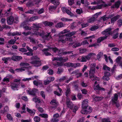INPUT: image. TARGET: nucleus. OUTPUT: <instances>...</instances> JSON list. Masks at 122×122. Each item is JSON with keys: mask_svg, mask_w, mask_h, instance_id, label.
I'll return each instance as SVG.
<instances>
[{"mask_svg": "<svg viewBox=\"0 0 122 122\" xmlns=\"http://www.w3.org/2000/svg\"><path fill=\"white\" fill-rule=\"evenodd\" d=\"M56 26L57 28H60L64 26V25L62 23L60 22L57 23L56 25Z\"/></svg>", "mask_w": 122, "mask_h": 122, "instance_id": "nucleus-35", "label": "nucleus"}, {"mask_svg": "<svg viewBox=\"0 0 122 122\" xmlns=\"http://www.w3.org/2000/svg\"><path fill=\"white\" fill-rule=\"evenodd\" d=\"M78 107L76 106H75L74 107L73 109V112L76 113V111L78 110Z\"/></svg>", "mask_w": 122, "mask_h": 122, "instance_id": "nucleus-63", "label": "nucleus"}, {"mask_svg": "<svg viewBox=\"0 0 122 122\" xmlns=\"http://www.w3.org/2000/svg\"><path fill=\"white\" fill-rule=\"evenodd\" d=\"M50 83V81H49V79L47 78V79L46 80H45L44 81V84L45 85L49 83Z\"/></svg>", "mask_w": 122, "mask_h": 122, "instance_id": "nucleus-59", "label": "nucleus"}, {"mask_svg": "<svg viewBox=\"0 0 122 122\" xmlns=\"http://www.w3.org/2000/svg\"><path fill=\"white\" fill-rule=\"evenodd\" d=\"M56 8V6H50L49 7V10L50 12L51 13H52L54 12Z\"/></svg>", "mask_w": 122, "mask_h": 122, "instance_id": "nucleus-28", "label": "nucleus"}, {"mask_svg": "<svg viewBox=\"0 0 122 122\" xmlns=\"http://www.w3.org/2000/svg\"><path fill=\"white\" fill-rule=\"evenodd\" d=\"M119 30V28H117L115 30H113L112 28H109L102 32V34L105 35V36L101 37L99 38L97 40L98 43H100L102 41L107 38V37L109 35H111L113 36L114 39L117 38L118 34L117 33Z\"/></svg>", "mask_w": 122, "mask_h": 122, "instance_id": "nucleus-2", "label": "nucleus"}, {"mask_svg": "<svg viewBox=\"0 0 122 122\" xmlns=\"http://www.w3.org/2000/svg\"><path fill=\"white\" fill-rule=\"evenodd\" d=\"M69 31H70L68 30L65 29L60 33V35H61V34H65L69 32Z\"/></svg>", "mask_w": 122, "mask_h": 122, "instance_id": "nucleus-45", "label": "nucleus"}, {"mask_svg": "<svg viewBox=\"0 0 122 122\" xmlns=\"http://www.w3.org/2000/svg\"><path fill=\"white\" fill-rule=\"evenodd\" d=\"M103 54V53L102 52H100L97 55V58L99 60L101 57L102 56Z\"/></svg>", "mask_w": 122, "mask_h": 122, "instance_id": "nucleus-50", "label": "nucleus"}, {"mask_svg": "<svg viewBox=\"0 0 122 122\" xmlns=\"http://www.w3.org/2000/svg\"><path fill=\"white\" fill-rule=\"evenodd\" d=\"M98 28V27L97 26H92L90 30L91 31H93L97 29Z\"/></svg>", "mask_w": 122, "mask_h": 122, "instance_id": "nucleus-51", "label": "nucleus"}, {"mask_svg": "<svg viewBox=\"0 0 122 122\" xmlns=\"http://www.w3.org/2000/svg\"><path fill=\"white\" fill-rule=\"evenodd\" d=\"M81 91L82 93L83 94H86L87 93V90L86 89H82Z\"/></svg>", "mask_w": 122, "mask_h": 122, "instance_id": "nucleus-64", "label": "nucleus"}, {"mask_svg": "<svg viewBox=\"0 0 122 122\" xmlns=\"http://www.w3.org/2000/svg\"><path fill=\"white\" fill-rule=\"evenodd\" d=\"M16 40H11L8 41V43L10 44H13L15 42Z\"/></svg>", "mask_w": 122, "mask_h": 122, "instance_id": "nucleus-56", "label": "nucleus"}, {"mask_svg": "<svg viewBox=\"0 0 122 122\" xmlns=\"http://www.w3.org/2000/svg\"><path fill=\"white\" fill-rule=\"evenodd\" d=\"M78 60L82 62H86L88 60L86 56H85L80 57L78 59Z\"/></svg>", "mask_w": 122, "mask_h": 122, "instance_id": "nucleus-23", "label": "nucleus"}, {"mask_svg": "<svg viewBox=\"0 0 122 122\" xmlns=\"http://www.w3.org/2000/svg\"><path fill=\"white\" fill-rule=\"evenodd\" d=\"M95 20L93 18V17H92L89 18L87 20V21L88 23H90L93 22Z\"/></svg>", "mask_w": 122, "mask_h": 122, "instance_id": "nucleus-47", "label": "nucleus"}, {"mask_svg": "<svg viewBox=\"0 0 122 122\" xmlns=\"http://www.w3.org/2000/svg\"><path fill=\"white\" fill-rule=\"evenodd\" d=\"M29 39L30 40V41L33 44H37L38 42V41L36 40L33 38H31L30 37H29Z\"/></svg>", "mask_w": 122, "mask_h": 122, "instance_id": "nucleus-30", "label": "nucleus"}, {"mask_svg": "<svg viewBox=\"0 0 122 122\" xmlns=\"http://www.w3.org/2000/svg\"><path fill=\"white\" fill-rule=\"evenodd\" d=\"M7 118L10 121H12V118L11 115L9 114H7Z\"/></svg>", "mask_w": 122, "mask_h": 122, "instance_id": "nucleus-53", "label": "nucleus"}, {"mask_svg": "<svg viewBox=\"0 0 122 122\" xmlns=\"http://www.w3.org/2000/svg\"><path fill=\"white\" fill-rule=\"evenodd\" d=\"M38 19V18L37 16H34L31 17L29 20L30 21H34L36 19Z\"/></svg>", "mask_w": 122, "mask_h": 122, "instance_id": "nucleus-48", "label": "nucleus"}, {"mask_svg": "<svg viewBox=\"0 0 122 122\" xmlns=\"http://www.w3.org/2000/svg\"><path fill=\"white\" fill-rule=\"evenodd\" d=\"M121 2V1H118L115 3V5L112 6V7L114 8H118L119 7Z\"/></svg>", "mask_w": 122, "mask_h": 122, "instance_id": "nucleus-33", "label": "nucleus"}, {"mask_svg": "<svg viewBox=\"0 0 122 122\" xmlns=\"http://www.w3.org/2000/svg\"><path fill=\"white\" fill-rule=\"evenodd\" d=\"M79 71L78 70H75L73 72L72 74H75L77 78L80 77L82 76V73H81L79 72Z\"/></svg>", "mask_w": 122, "mask_h": 122, "instance_id": "nucleus-25", "label": "nucleus"}, {"mask_svg": "<svg viewBox=\"0 0 122 122\" xmlns=\"http://www.w3.org/2000/svg\"><path fill=\"white\" fill-rule=\"evenodd\" d=\"M59 117V115L58 113L55 114L53 116V118L52 119L51 122H57L58 121V118Z\"/></svg>", "mask_w": 122, "mask_h": 122, "instance_id": "nucleus-18", "label": "nucleus"}, {"mask_svg": "<svg viewBox=\"0 0 122 122\" xmlns=\"http://www.w3.org/2000/svg\"><path fill=\"white\" fill-rule=\"evenodd\" d=\"M118 99V95L116 94H115L114 95V97L112 98V100L113 103L116 104V106L118 107L119 106V103H116V101Z\"/></svg>", "mask_w": 122, "mask_h": 122, "instance_id": "nucleus-15", "label": "nucleus"}, {"mask_svg": "<svg viewBox=\"0 0 122 122\" xmlns=\"http://www.w3.org/2000/svg\"><path fill=\"white\" fill-rule=\"evenodd\" d=\"M50 103L51 104L54 105V107H53V108H55L58 105V103L56 99H53L51 101Z\"/></svg>", "mask_w": 122, "mask_h": 122, "instance_id": "nucleus-21", "label": "nucleus"}, {"mask_svg": "<svg viewBox=\"0 0 122 122\" xmlns=\"http://www.w3.org/2000/svg\"><path fill=\"white\" fill-rule=\"evenodd\" d=\"M101 12L96 13L92 16L93 18L95 20V19L98 17V15L101 14Z\"/></svg>", "mask_w": 122, "mask_h": 122, "instance_id": "nucleus-39", "label": "nucleus"}, {"mask_svg": "<svg viewBox=\"0 0 122 122\" xmlns=\"http://www.w3.org/2000/svg\"><path fill=\"white\" fill-rule=\"evenodd\" d=\"M32 51H30V52H27L24 53V55H26L27 56H31L33 55V53H32Z\"/></svg>", "mask_w": 122, "mask_h": 122, "instance_id": "nucleus-57", "label": "nucleus"}, {"mask_svg": "<svg viewBox=\"0 0 122 122\" xmlns=\"http://www.w3.org/2000/svg\"><path fill=\"white\" fill-rule=\"evenodd\" d=\"M7 23L9 25H11L14 21V18L12 16H11L8 18L7 20Z\"/></svg>", "mask_w": 122, "mask_h": 122, "instance_id": "nucleus-17", "label": "nucleus"}, {"mask_svg": "<svg viewBox=\"0 0 122 122\" xmlns=\"http://www.w3.org/2000/svg\"><path fill=\"white\" fill-rule=\"evenodd\" d=\"M87 108H83L82 107V109L81 111V113L83 114H87L91 112V109L89 110L88 112H87L86 109Z\"/></svg>", "mask_w": 122, "mask_h": 122, "instance_id": "nucleus-22", "label": "nucleus"}, {"mask_svg": "<svg viewBox=\"0 0 122 122\" xmlns=\"http://www.w3.org/2000/svg\"><path fill=\"white\" fill-rule=\"evenodd\" d=\"M21 122H31V119L27 120L21 119Z\"/></svg>", "mask_w": 122, "mask_h": 122, "instance_id": "nucleus-58", "label": "nucleus"}, {"mask_svg": "<svg viewBox=\"0 0 122 122\" xmlns=\"http://www.w3.org/2000/svg\"><path fill=\"white\" fill-rule=\"evenodd\" d=\"M39 115L42 117L45 118H47L48 117V115L46 114H40Z\"/></svg>", "mask_w": 122, "mask_h": 122, "instance_id": "nucleus-40", "label": "nucleus"}, {"mask_svg": "<svg viewBox=\"0 0 122 122\" xmlns=\"http://www.w3.org/2000/svg\"><path fill=\"white\" fill-rule=\"evenodd\" d=\"M66 13L70 15L71 16H73L74 15L72 13L70 10L67 9L66 10Z\"/></svg>", "mask_w": 122, "mask_h": 122, "instance_id": "nucleus-49", "label": "nucleus"}, {"mask_svg": "<svg viewBox=\"0 0 122 122\" xmlns=\"http://www.w3.org/2000/svg\"><path fill=\"white\" fill-rule=\"evenodd\" d=\"M88 100L85 99L83 100L82 103V107L83 108H87L88 107Z\"/></svg>", "mask_w": 122, "mask_h": 122, "instance_id": "nucleus-16", "label": "nucleus"}, {"mask_svg": "<svg viewBox=\"0 0 122 122\" xmlns=\"http://www.w3.org/2000/svg\"><path fill=\"white\" fill-rule=\"evenodd\" d=\"M22 57L21 56H13L12 57L11 59L14 61H19L21 59Z\"/></svg>", "mask_w": 122, "mask_h": 122, "instance_id": "nucleus-20", "label": "nucleus"}, {"mask_svg": "<svg viewBox=\"0 0 122 122\" xmlns=\"http://www.w3.org/2000/svg\"><path fill=\"white\" fill-rule=\"evenodd\" d=\"M40 120V118L38 116H35L34 118V120L35 122H39Z\"/></svg>", "mask_w": 122, "mask_h": 122, "instance_id": "nucleus-41", "label": "nucleus"}, {"mask_svg": "<svg viewBox=\"0 0 122 122\" xmlns=\"http://www.w3.org/2000/svg\"><path fill=\"white\" fill-rule=\"evenodd\" d=\"M89 24L88 23H85L82 24H81V27L82 28H84L86 27L89 25Z\"/></svg>", "mask_w": 122, "mask_h": 122, "instance_id": "nucleus-55", "label": "nucleus"}, {"mask_svg": "<svg viewBox=\"0 0 122 122\" xmlns=\"http://www.w3.org/2000/svg\"><path fill=\"white\" fill-rule=\"evenodd\" d=\"M93 97L94 100L96 101H100L103 98L102 97L96 96L95 95L93 96Z\"/></svg>", "mask_w": 122, "mask_h": 122, "instance_id": "nucleus-29", "label": "nucleus"}, {"mask_svg": "<svg viewBox=\"0 0 122 122\" xmlns=\"http://www.w3.org/2000/svg\"><path fill=\"white\" fill-rule=\"evenodd\" d=\"M96 1L98 3L101 4L102 3V4L99 5L93 6L92 8V10L101 9L102 7H104L110 6L111 4V3L108 4H105L103 0H96Z\"/></svg>", "mask_w": 122, "mask_h": 122, "instance_id": "nucleus-6", "label": "nucleus"}, {"mask_svg": "<svg viewBox=\"0 0 122 122\" xmlns=\"http://www.w3.org/2000/svg\"><path fill=\"white\" fill-rule=\"evenodd\" d=\"M103 80L105 81H107L109 80V77L107 76H106V75L105 74L103 77Z\"/></svg>", "mask_w": 122, "mask_h": 122, "instance_id": "nucleus-52", "label": "nucleus"}, {"mask_svg": "<svg viewBox=\"0 0 122 122\" xmlns=\"http://www.w3.org/2000/svg\"><path fill=\"white\" fill-rule=\"evenodd\" d=\"M11 9H9L7 11L5 12V11H4L2 10L0 12V17H2L4 16H7L9 14H10V11Z\"/></svg>", "mask_w": 122, "mask_h": 122, "instance_id": "nucleus-11", "label": "nucleus"}, {"mask_svg": "<svg viewBox=\"0 0 122 122\" xmlns=\"http://www.w3.org/2000/svg\"><path fill=\"white\" fill-rule=\"evenodd\" d=\"M33 78H24V79H22V81H29L30 80H33Z\"/></svg>", "mask_w": 122, "mask_h": 122, "instance_id": "nucleus-43", "label": "nucleus"}, {"mask_svg": "<svg viewBox=\"0 0 122 122\" xmlns=\"http://www.w3.org/2000/svg\"><path fill=\"white\" fill-rule=\"evenodd\" d=\"M31 59L32 61L30 63L34 66L37 67L41 65V63L40 59L37 56H32L31 57Z\"/></svg>", "mask_w": 122, "mask_h": 122, "instance_id": "nucleus-7", "label": "nucleus"}, {"mask_svg": "<svg viewBox=\"0 0 122 122\" xmlns=\"http://www.w3.org/2000/svg\"><path fill=\"white\" fill-rule=\"evenodd\" d=\"M121 57L120 56H119L116 59V61L117 63L122 68V61H121Z\"/></svg>", "mask_w": 122, "mask_h": 122, "instance_id": "nucleus-24", "label": "nucleus"}, {"mask_svg": "<svg viewBox=\"0 0 122 122\" xmlns=\"http://www.w3.org/2000/svg\"><path fill=\"white\" fill-rule=\"evenodd\" d=\"M3 81H4V82L2 83V84H4L5 83V82L6 81V82H8L9 81V78L7 77L6 76L3 79Z\"/></svg>", "mask_w": 122, "mask_h": 122, "instance_id": "nucleus-42", "label": "nucleus"}, {"mask_svg": "<svg viewBox=\"0 0 122 122\" xmlns=\"http://www.w3.org/2000/svg\"><path fill=\"white\" fill-rule=\"evenodd\" d=\"M113 16L114 15L112 14L109 15L108 17H107L106 15H105L102 17V19L103 21H105L107 20L109 18L113 17Z\"/></svg>", "mask_w": 122, "mask_h": 122, "instance_id": "nucleus-26", "label": "nucleus"}, {"mask_svg": "<svg viewBox=\"0 0 122 122\" xmlns=\"http://www.w3.org/2000/svg\"><path fill=\"white\" fill-rule=\"evenodd\" d=\"M29 65V64L27 63L22 62L20 64L21 68L16 69L15 70V71L17 72H22L29 69V68H30V67L28 66Z\"/></svg>", "mask_w": 122, "mask_h": 122, "instance_id": "nucleus-9", "label": "nucleus"}, {"mask_svg": "<svg viewBox=\"0 0 122 122\" xmlns=\"http://www.w3.org/2000/svg\"><path fill=\"white\" fill-rule=\"evenodd\" d=\"M33 101L35 102L39 103L40 102V100L37 97H35L33 98Z\"/></svg>", "mask_w": 122, "mask_h": 122, "instance_id": "nucleus-44", "label": "nucleus"}, {"mask_svg": "<svg viewBox=\"0 0 122 122\" xmlns=\"http://www.w3.org/2000/svg\"><path fill=\"white\" fill-rule=\"evenodd\" d=\"M22 109L23 110H24L23 111L21 112V113H24L26 112L25 109V104H23V106L22 107Z\"/></svg>", "mask_w": 122, "mask_h": 122, "instance_id": "nucleus-54", "label": "nucleus"}, {"mask_svg": "<svg viewBox=\"0 0 122 122\" xmlns=\"http://www.w3.org/2000/svg\"><path fill=\"white\" fill-rule=\"evenodd\" d=\"M120 17L119 15H117L112 18L111 19V23H113L114 22L116 21Z\"/></svg>", "mask_w": 122, "mask_h": 122, "instance_id": "nucleus-31", "label": "nucleus"}, {"mask_svg": "<svg viewBox=\"0 0 122 122\" xmlns=\"http://www.w3.org/2000/svg\"><path fill=\"white\" fill-rule=\"evenodd\" d=\"M68 4L69 5H71L74 3V0H68Z\"/></svg>", "mask_w": 122, "mask_h": 122, "instance_id": "nucleus-62", "label": "nucleus"}, {"mask_svg": "<svg viewBox=\"0 0 122 122\" xmlns=\"http://www.w3.org/2000/svg\"><path fill=\"white\" fill-rule=\"evenodd\" d=\"M41 95L42 97L44 98H45V92L43 91H41Z\"/></svg>", "mask_w": 122, "mask_h": 122, "instance_id": "nucleus-60", "label": "nucleus"}, {"mask_svg": "<svg viewBox=\"0 0 122 122\" xmlns=\"http://www.w3.org/2000/svg\"><path fill=\"white\" fill-rule=\"evenodd\" d=\"M61 20L62 21H72V19L67 18H65L63 17L62 18Z\"/></svg>", "mask_w": 122, "mask_h": 122, "instance_id": "nucleus-36", "label": "nucleus"}, {"mask_svg": "<svg viewBox=\"0 0 122 122\" xmlns=\"http://www.w3.org/2000/svg\"><path fill=\"white\" fill-rule=\"evenodd\" d=\"M89 44L87 42V41L85 40L81 42V43H76L73 46V48H75L81 46V45H88Z\"/></svg>", "mask_w": 122, "mask_h": 122, "instance_id": "nucleus-13", "label": "nucleus"}, {"mask_svg": "<svg viewBox=\"0 0 122 122\" xmlns=\"http://www.w3.org/2000/svg\"><path fill=\"white\" fill-rule=\"evenodd\" d=\"M27 111L31 115H34L35 112V111L34 110H31L28 108H26Z\"/></svg>", "mask_w": 122, "mask_h": 122, "instance_id": "nucleus-27", "label": "nucleus"}, {"mask_svg": "<svg viewBox=\"0 0 122 122\" xmlns=\"http://www.w3.org/2000/svg\"><path fill=\"white\" fill-rule=\"evenodd\" d=\"M56 86H57L60 92L59 93H58L56 91H55L54 92V93L58 96H60L61 95V92L62 91V90L61 89L59 88V86H58V85H56Z\"/></svg>", "mask_w": 122, "mask_h": 122, "instance_id": "nucleus-32", "label": "nucleus"}, {"mask_svg": "<svg viewBox=\"0 0 122 122\" xmlns=\"http://www.w3.org/2000/svg\"><path fill=\"white\" fill-rule=\"evenodd\" d=\"M34 29V32L32 33V34L37 36H40L42 37L43 38H46L48 37H51L50 34V33H45L44 31H41L40 30H39V27L38 25L36 24H34L33 25Z\"/></svg>", "mask_w": 122, "mask_h": 122, "instance_id": "nucleus-3", "label": "nucleus"}, {"mask_svg": "<svg viewBox=\"0 0 122 122\" xmlns=\"http://www.w3.org/2000/svg\"><path fill=\"white\" fill-rule=\"evenodd\" d=\"M44 24L46 26H51L53 23L51 22H50L47 21H45L44 22Z\"/></svg>", "mask_w": 122, "mask_h": 122, "instance_id": "nucleus-34", "label": "nucleus"}, {"mask_svg": "<svg viewBox=\"0 0 122 122\" xmlns=\"http://www.w3.org/2000/svg\"><path fill=\"white\" fill-rule=\"evenodd\" d=\"M53 62L55 63L54 64V66L57 67L61 66L63 65L62 62L66 61L68 60L67 58L65 57H53L52 58Z\"/></svg>", "mask_w": 122, "mask_h": 122, "instance_id": "nucleus-4", "label": "nucleus"}, {"mask_svg": "<svg viewBox=\"0 0 122 122\" xmlns=\"http://www.w3.org/2000/svg\"><path fill=\"white\" fill-rule=\"evenodd\" d=\"M75 32H72L64 35L59 36L60 41L63 43H65L66 41H72L71 36L75 34Z\"/></svg>", "mask_w": 122, "mask_h": 122, "instance_id": "nucleus-5", "label": "nucleus"}, {"mask_svg": "<svg viewBox=\"0 0 122 122\" xmlns=\"http://www.w3.org/2000/svg\"><path fill=\"white\" fill-rule=\"evenodd\" d=\"M33 83L34 85L37 86L38 85L41 83V82L39 80L34 81H33Z\"/></svg>", "mask_w": 122, "mask_h": 122, "instance_id": "nucleus-37", "label": "nucleus"}, {"mask_svg": "<svg viewBox=\"0 0 122 122\" xmlns=\"http://www.w3.org/2000/svg\"><path fill=\"white\" fill-rule=\"evenodd\" d=\"M95 64H91L90 69L89 71V76L92 80H97L95 82L93 88L94 90L96 91L97 94H98L99 93V90L104 91L105 90L104 88L101 87L99 86V78L94 76V74L95 73Z\"/></svg>", "mask_w": 122, "mask_h": 122, "instance_id": "nucleus-1", "label": "nucleus"}, {"mask_svg": "<svg viewBox=\"0 0 122 122\" xmlns=\"http://www.w3.org/2000/svg\"><path fill=\"white\" fill-rule=\"evenodd\" d=\"M80 64L78 63L74 64L71 63H68L65 64V66L67 67H76L80 66Z\"/></svg>", "mask_w": 122, "mask_h": 122, "instance_id": "nucleus-12", "label": "nucleus"}, {"mask_svg": "<svg viewBox=\"0 0 122 122\" xmlns=\"http://www.w3.org/2000/svg\"><path fill=\"white\" fill-rule=\"evenodd\" d=\"M66 79V77L65 76H63L61 77V78H60L59 80L58 81L59 82H63Z\"/></svg>", "mask_w": 122, "mask_h": 122, "instance_id": "nucleus-61", "label": "nucleus"}, {"mask_svg": "<svg viewBox=\"0 0 122 122\" xmlns=\"http://www.w3.org/2000/svg\"><path fill=\"white\" fill-rule=\"evenodd\" d=\"M66 104L67 107L71 109H72L73 107V104L71 102L70 99L68 98H66Z\"/></svg>", "mask_w": 122, "mask_h": 122, "instance_id": "nucleus-14", "label": "nucleus"}, {"mask_svg": "<svg viewBox=\"0 0 122 122\" xmlns=\"http://www.w3.org/2000/svg\"><path fill=\"white\" fill-rule=\"evenodd\" d=\"M37 89L34 88L32 90H27V93L31 95H34L35 94V92L37 91Z\"/></svg>", "mask_w": 122, "mask_h": 122, "instance_id": "nucleus-19", "label": "nucleus"}, {"mask_svg": "<svg viewBox=\"0 0 122 122\" xmlns=\"http://www.w3.org/2000/svg\"><path fill=\"white\" fill-rule=\"evenodd\" d=\"M20 81V80L19 79H15L14 80V82L11 83V88L12 90H18L19 86V84H17V83L15 82L19 81Z\"/></svg>", "mask_w": 122, "mask_h": 122, "instance_id": "nucleus-10", "label": "nucleus"}, {"mask_svg": "<svg viewBox=\"0 0 122 122\" xmlns=\"http://www.w3.org/2000/svg\"><path fill=\"white\" fill-rule=\"evenodd\" d=\"M42 51L44 52V53L45 54L46 56H48L50 55L51 54L48 52V51H53L55 52H58L59 54L60 53V50H59L56 47H49L48 49H44L42 50Z\"/></svg>", "mask_w": 122, "mask_h": 122, "instance_id": "nucleus-8", "label": "nucleus"}, {"mask_svg": "<svg viewBox=\"0 0 122 122\" xmlns=\"http://www.w3.org/2000/svg\"><path fill=\"white\" fill-rule=\"evenodd\" d=\"M103 68L104 70L106 71H109L110 70V68L105 65H103Z\"/></svg>", "mask_w": 122, "mask_h": 122, "instance_id": "nucleus-46", "label": "nucleus"}, {"mask_svg": "<svg viewBox=\"0 0 122 122\" xmlns=\"http://www.w3.org/2000/svg\"><path fill=\"white\" fill-rule=\"evenodd\" d=\"M52 3L55 5H58L60 3L58 1H55V0H51Z\"/></svg>", "mask_w": 122, "mask_h": 122, "instance_id": "nucleus-38", "label": "nucleus"}]
</instances>
